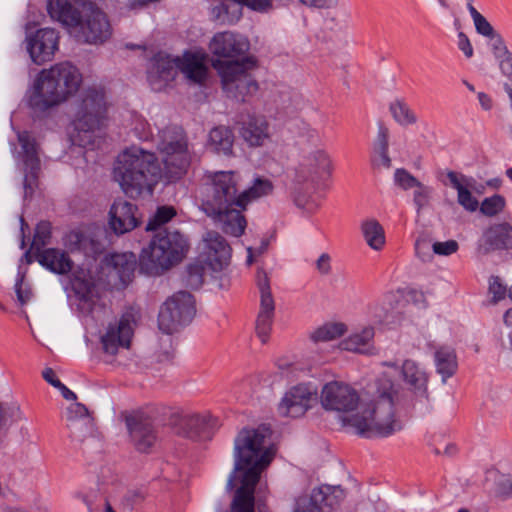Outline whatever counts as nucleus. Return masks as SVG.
Segmentation results:
<instances>
[{
    "label": "nucleus",
    "instance_id": "f257e3e1",
    "mask_svg": "<svg viewBox=\"0 0 512 512\" xmlns=\"http://www.w3.org/2000/svg\"><path fill=\"white\" fill-rule=\"evenodd\" d=\"M250 48L245 35L226 31V97L242 103L249 102L259 90L253 76L259 61Z\"/></svg>",
    "mask_w": 512,
    "mask_h": 512
},
{
    "label": "nucleus",
    "instance_id": "f03ea898",
    "mask_svg": "<svg viewBox=\"0 0 512 512\" xmlns=\"http://www.w3.org/2000/svg\"><path fill=\"white\" fill-rule=\"evenodd\" d=\"M82 83V75L69 62L55 64L42 70L33 86L28 104L34 112H45L75 94Z\"/></svg>",
    "mask_w": 512,
    "mask_h": 512
},
{
    "label": "nucleus",
    "instance_id": "7ed1b4c3",
    "mask_svg": "<svg viewBox=\"0 0 512 512\" xmlns=\"http://www.w3.org/2000/svg\"><path fill=\"white\" fill-rule=\"evenodd\" d=\"M393 393L392 382L388 379L381 381L368 407L344 421L365 438L388 437L400 431L402 424L395 418Z\"/></svg>",
    "mask_w": 512,
    "mask_h": 512
},
{
    "label": "nucleus",
    "instance_id": "20e7f679",
    "mask_svg": "<svg viewBox=\"0 0 512 512\" xmlns=\"http://www.w3.org/2000/svg\"><path fill=\"white\" fill-rule=\"evenodd\" d=\"M114 177L123 192L135 199L144 191L153 193L154 187L161 179V167L154 153L132 148L118 157Z\"/></svg>",
    "mask_w": 512,
    "mask_h": 512
},
{
    "label": "nucleus",
    "instance_id": "39448f33",
    "mask_svg": "<svg viewBox=\"0 0 512 512\" xmlns=\"http://www.w3.org/2000/svg\"><path fill=\"white\" fill-rule=\"evenodd\" d=\"M189 241L177 230H158L139 256V271L149 276L161 275L187 255Z\"/></svg>",
    "mask_w": 512,
    "mask_h": 512
},
{
    "label": "nucleus",
    "instance_id": "423d86ee",
    "mask_svg": "<svg viewBox=\"0 0 512 512\" xmlns=\"http://www.w3.org/2000/svg\"><path fill=\"white\" fill-rule=\"evenodd\" d=\"M269 429L244 428L234 441L233 475H252L261 478L275 456L271 445H266Z\"/></svg>",
    "mask_w": 512,
    "mask_h": 512
},
{
    "label": "nucleus",
    "instance_id": "0eeeda50",
    "mask_svg": "<svg viewBox=\"0 0 512 512\" xmlns=\"http://www.w3.org/2000/svg\"><path fill=\"white\" fill-rule=\"evenodd\" d=\"M106 112L105 93L95 88L87 89L77 104L72 142L82 147L92 144L93 133L100 128Z\"/></svg>",
    "mask_w": 512,
    "mask_h": 512
},
{
    "label": "nucleus",
    "instance_id": "6e6552de",
    "mask_svg": "<svg viewBox=\"0 0 512 512\" xmlns=\"http://www.w3.org/2000/svg\"><path fill=\"white\" fill-rule=\"evenodd\" d=\"M223 268L224 237L216 231H206L201 243V252L195 261L187 265L182 274V283L187 288L199 289L203 285L206 269L221 272Z\"/></svg>",
    "mask_w": 512,
    "mask_h": 512
},
{
    "label": "nucleus",
    "instance_id": "1a4fd4ad",
    "mask_svg": "<svg viewBox=\"0 0 512 512\" xmlns=\"http://www.w3.org/2000/svg\"><path fill=\"white\" fill-rule=\"evenodd\" d=\"M196 313L194 296L187 291H179L167 299L158 314L159 329L165 334H173L188 325Z\"/></svg>",
    "mask_w": 512,
    "mask_h": 512
},
{
    "label": "nucleus",
    "instance_id": "9d476101",
    "mask_svg": "<svg viewBox=\"0 0 512 512\" xmlns=\"http://www.w3.org/2000/svg\"><path fill=\"white\" fill-rule=\"evenodd\" d=\"M112 34L111 24L107 15L95 4L84 6L80 23L74 28V36L78 42L98 45L106 42Z\"/></svg>",
    "mask_w": 512,
    "mask_h": 512
},
{
    "label": "nucleus",
    "instance_id": "9b49d317",
    "mask_svg": "<svg viewBox=\"0 0 512 512\" xmlns=\"http://www.w3.org/2000/svg\"><path fill=\"white\" fill-rule=\"evenodd\" d=\"M317 402V388L310 383L290 387L282 396L277 411L280 416L299 418Z\"/></svg>",
    "mask_w": 512,
    "mask_h": 512
},
{
    "label": "nucleus",
    "instance_id": "f8f14e48",
    "mask_svg": "<svg viewBox=\"0 0 512 512\" xmlns=\"http://www.w3.org/2000/svg\"><path fill=\"white\" fill-rule=\"evenodd\" d=\"M256 286L260 293V309L256 318L255 332L261 343L265 344L272 331L275 302L271 292L270 279L262 268L257 269Z\"/></svg>",
    "mask_w": 512,
    "mask_h": 512
},
{
    "label": "nucleus",
    "instance_id": "ddd939ff",
    "mask_svg": "<svg viewBox=\"0 0 512 512\" xmlns=\"http://www.w3.org/2000/svg\"><path fill=\"white\" fill-rule=\"evenodd\" d=\"M200 194L203 212L215 222H224V171L205 174Z\"/></svg>",
    "mask_w": 512,
    "mask_h": 512
},
{
    "label": "nucleus",
    "instance_id": "4468645a",
    "mask_svg": "<svg viewBox=\"0 0 512 512\" xmlns=\"http://www.w3.org/2000/svg\"><path fill=\"white\" fill-rule=\"evenodd\" d=\"M235 125L249 147H262L271 141V127L265 115L251 111L241 112L236 117Z\"/></svg>",
    "mask_w": 512,
    "mask_h": 512
},
{
    "label": "nucleus",
    "instance_id": "2eb2a0df",
    "mask_svg": "<svg viewBox=\"0 0 512 512\" xmlns=\"http://www.w3.org/2000/svg\"><path fill=\"white\" fill-rule=\"evenodd\" d=\"M321 404L325 410L351 412L360 402L357 391L343 382L326 383L321 390Z\"/></svg>",
    "mask_w": 512,
    "mask_h": 512
},
{
    "label": "nucleus",
    "instance_id": "dca6fc26",
    "mask_svg": "<svg viewBox=\"0 0 512 512\" xmlns=\"http://www.w3.org/2000/svg\"><path fill=\"white\" fill-rule=\"evenodd\" d=\"M345 493L340 486L323 485L312 490L309 498L300 497L295 512H330L338 507Z\"/></svg>",
    "mask_w": 512,
    "mask_h": 512
},
{
    "label": "nucleus",
    "instance_id": "f3484780",
    "mask_svg": "<svg viewBox=\"0 0 512 512\" xmlns=\"http://www.w3.org/2000/svg\"><path fill=\"white\" fill-rule=\"evenodd\" d=\"M125 424L137 451L148 453L157 440V432L151 417L136 413L125 417Z\"/></svg>",
    "mask_w": 512,
    "mask_h": 512
},
{
    "label": "nucleus",
    "instance_id": "a211bd4d",
    "mask_svg": "<svg viewBox=\"0 0 512 512\" xmlns=\"http://www.w3.org/2000/svg\"><path fill=\"white\" fill-rule=\"evenodd\" d=\"M27 40V50L31 60L37 65H42L50 61L58 49L59 35L53 28H41Z\"/></svg>",
    "mask_w": 512,
    "mask_h": 512
},
{
    "label": "nucleus",
    "instance_id": "6ab92c4d",
    "mask_svg": "<svg viewBox=\"0 0 512 512\" xmlns=\"http://www.w3.org/2000/svg\"><path fill=\"white\" fill-rule=\"evenodd\" d=\"M177 433L193 441L210 440L214 433L216 422L210 415H184L176 423Z\"/></svg>",
    "mask_w": 512,
    "mask_h": 512
},
{
    "label": "nucleus",
    "instance_id": "aec40b11",
    "mask_svg": "<svg viewBox=\"0 0 512 512\" xmlns=\"http://www.w3.org/2000/svg\"><path fill=\"white\" fill-rule=\"evenodd\" d=\"M261 478L252 475H231L228 484L238 485L231 503V512H255V489Z\"/></svg>",
    "mask_w": 512,
    "mask_h": 512
},
{
    "label": "nucleus",
    "instance_id": "412c9836",
    "mask_svg": "<svg viewBox=\"0 0 512 512\" xmlns=\"http://www.w3.org/2000/svg\"><path fill=\"white\" fill-rule=\"evenodd\" d=\"M133 328L129 316L123 315L118 322L110 323L104 335L101 336L103 351L112 356L116 355L119 348L128 349L133 337Z\"/></svg>",
    "mask_w": 512,
    "mask_h": 512
},
{
    "label": "nucleus",
    "instance_id": "4be33fe9",
    "mask_svg": "<svg viewBox=\"0 0 512 512\" xmlns=\"http://www.w3.org/2000/svg\"><path fill=\"white\" fill-rule=\"evenodd\" d=\"M478 248L483 254L512 250V225L508 222H500L487 227L478 241Z\"/></svg>",
    "mask_w": 512,
    "mask_h": 512
},
{
    "label": "nucleus",
    "instance_id": "5701e85b",
    "mask_svg": "<svg viewBox=\"0 0 512 512\" xmlns=\"http://www.w3.org/2000/svg\"><path fill=\"white\" fill-rule=\"evenodd\" d=\"M137 206L122 199H116L109 211V226L117 234H125L136 228L140 221L136 217Z\"/></svg>",
    "mask_w": 512,
    "mask_h": 512
},
{
    "label": "nucleus",
    "instance_id": "b1692460",
    "mask_svg": "<svg viewBox=\"0 0 512 512\" xmlns=\"http://www.w3.org/2000/svg\"><path fill=\"white\" fill-rule=\"evenodd\" d=\"M208 55L202 51H185L182 57H176L179 69L190 81L202 84L208 74Z\"/></svg>",
    "mask_w": 512,
    "mask_h": 512
},
{
    "label": "nucleus",
    "instance_id": "393cba45",
    "mask_svg": "<svg viewBox=\"0 0 512 512\" xmlns=\"http://www.w3.org/2000/svg\"><path fill=\"white\" fill-rule=\"evenodd\" d=\"M274 189L275 186L269 178L257 175L246 189L231 198L232 205L247 210L252 203L271 196Z\"/></svg>",
    "mask_w": 512,
    "mask_h": 512
},
{
    "label": "nucleus",
    "instance_id": "a878e982",
    "mask_svg": "<svg viewBox=\"0 0 512 512\" xmlns=\"http://www.w3.org/2000/svg\"><path fill=\"white\" fill-rule=\"evenodd\" d=\"M331 172L332 162L329 155L323 150H316L301 164L298 178L314 183L320 179L329 177Z\"/></svg>",
    "mask_w": 512,
    "mask_h": 512
},
{
    "label": "nucleus",
    "instance_id": "bb28decb",
    "mask_svg": "<svg viewBox=\"0 0 512 512\" xmlns=\"http://www.w3.org/2000/svg\"><path fill=\"white\" fill-rule=\"evenodd\" d=\"M65 246L71 253L80 252L86 257L96 258L104 252L103 243L81 230H72L65 237Z\"/></svg>",
    "mask_w": 512,
    "mask_h": 512
},
{
    "label": "nucleus",
    "instance_id": "cd10ccee",
    "mask_svg": "<svg viewBox=\"0 0 512 512\" xmlns=\"http://www.w3.org/2000/svg\"><path fill=\"white\" fill-rule=\"evenodd\" d=\"M35 257L42 267L58 275L68 274L74 266L68 253L58 248H45L35 253Z\"/></svg>",
    "mask_w": 512,
    "mask_h": 512
},
{
    "label": "nucleus",
    "instance_id": "c85d7f7f",
    "mask_svg": "<svg viewBox=\"0 0 512 512\" xmlns=\"http://www.w3.org/2000/svg\"><path fill=\"white\" fill-rule=\"evenodd\" d=\"M176 69V58H172L169 54L159 51L151 59L147 78L151 85H155L157 82H164L166 84L175 78Z\"/></svg>",
    "mask_w": 512,
    "mask_h": 512
},
{
    "label": "nucleus",
    "instance_id": "c756f323",
    "mask_svg": "<svg viewBox=\"0 0 512 512\" xmlns=\"http://www.w3.org/2000/svg\"><path fill=\"white\" fill-rule=\"evenodd\" d=\"M447 178L452 188L457 191L458 203L469 212L476 211L479 202L470 191V189L475 187L476 180L473 177H468L454 171H448Z\"/></svg>",
    "mask_w": 512,
    "mask_h": 512
},
{
    "label": "nucleus",
    "instance_id": "7c9ffc66",
    "mask_svg": "<svg viewBox=\"0 0 512 512\" xmlns=\"http://www.w3.org/2000/svg\"><path fill=\"white\" fill-rule=\"evenodd\" d=\"M67 421L71 436L79 440L85 438L93 427V419L88 408L79 402L71 404L67 408Z\"/></svg>",
    "mask_w": 512,
    "mask_h": 512
},
{
    "label": "nucleus",
    "instance_id": "2f4dec72",
    "mask_svg": "<svg viewBox=\"0 0 512 512\" xmlns=\"http://www.w3.org/2000/svg\"><path fill=\"white\" fill-rule=\"evenodd\" d=\"M47 12L51 19L74 29L80 23L84 8L79 10L69 0H47Z\"/></svg>",
    "mask_w": 512,
    "mask_h": 512
},
{
    "label": "nucleus",
    "instance_id": "473e14b6",
    "mask_svg": "<svg viewBox=\"0 0 512 512\" xmlns=\"http://www.w3.org/2000/svg\"><path fill=\"white\" fill-rule=\"evenodd\" d=\"M375 332L371 326L364 327L359 331L350 334L340 342V348L345 351L372 354L374 350L373 338Z\"/></svg>",
    "mask_w": 512,
    "mask_h": 512
},
{
    "label": "nucleus",
    "instance_id": "72a5a7b5",
    "mask_svg": "<svg viewBox=\"0 0 512 512\" xmlns=\"http://www.w3.org/2000/svg\"><path fill=\"white\" fill-rule=\"evenodd\" d=\"M401 373L404 381L417 393L424 395L427 391L428 377L424 369H422L415 361L405 360Z\"/></svg>",
    "mask_w": 512,
    "mask_h": 512
},
{
    "label": "nucleus",
    "instance_id": "f704fd0d",
    "mask_svg": "<svg viewBox=\"0 0 512 512\" xmlns=\"http://www.w3.org/2000/svg\"><path fill=\"white\" fill-rule=\"evenodd\" d=\"M257 12H267L272 8L271 0H226V22H236L242 16V7Z\"/></svg>",
    "mask_w": 512,
    "mask_h": 512
},
{
    "label": "nucleus",
    "instance_id": "c9c22d12",
    "mask_svg": "<svg viewBox=\"0 0 512 512\" xmlns=\"http://www.w3.org/2000/svg\"><path fill=\"white\" fill-rule=\"evenodd\" d=\"M111 261L120 282L126 287L134 278L137 267L136 255L133 252L114 254Z\"/></svg>",
    "mask_w": 512,
    "mask_h": 512
},
{
    "label": "nucleus",
    "instance_id": "e433bc0d",
    "mask_svg": "<svg viewBox=\"0 0 512 512\" xmlns=\"http://www.w3.org/2000/svg\"><path fill=\"white\" fill-rule=\"evenodd\" d=\"M245 211L232 205V199H226V235L239 238L244 234L247 228Z\"/></svg>",
    "mask_w": 512,
    "mask_h": 512
},
{
    "label": "nucleus",
    "instance_id": "4c0bfd02",
    "mask_svg": "<svg viewBox=\"0 0 512 512\" xmlns=\"http://www.w3.org/2000/svg\"><path fill=\"white\" fill-rule=\"evenodd\" d=\"M436 371L442 377V382L452 377L457 370V357L454 349L450 347H440L435 351Z\"/></svg>",
    "mask_w": 512,
    "mask_h": 512
},
{
    "label": "nucleus",
    "instance_id": "58836bf2",
    "mask_svg": "<svg viewBox=\"0 0 512 512\" xmlns=\"http://www.w3.org/2000/svg\"><path fill=\"white\" fill-rule=\"evenodd\" d=\"M361 231L366 243L373 250H381L385 244V232L382 225L375 219L365 220Z\"/></svg>",
    "mask_w": 512,
    "mask_h": 512
},
{
    "label": "nucleus",
    "instance_id": "ea45409f",
    "mask_svg": "<svg viewBox=\"0 0 512 512\" xmlns=\"http://www.w3.org/2000/svg\"><path fill=\"white\" fill-rule=\"evenodd\" d=\"M346 330L343 323L327 322L311 332L310 339L314 343L332 341L343 336Z\"/></svg>",
    "mask_w": 512,
    "mask_h": 512
},
{
    "label": "nucleus",
    "instance_id": "a19ab883",
    "mask_svg": "<svg viewBox=\"0 0 512 512\" xmlns=\"http://www.w3.org/2000/svg\"><path fill=\"white\" fill-rule=\"evenodd\" d=\"M209 49L217 56L212 65L217 71L220 87L224 90V32H217L214 35L209 44Z\"/></svg>",
    "mask_w": 512,
    "mask_h": 512
},
{
    "label": "nucleus",
    "instance_id": "79ce46f5",
    "mask_svg": "<svg viewBox=\"0 0 512 512\" xmlns=\"http://www.w3.org/2000/svg\"><path fill=\"white\" fill-rule=\"evenodd\" d=\"M389 110L393 119L401 126H409L417 122V116L402 99H396L391 102Z\"/></svg>",
    "mask_w": 512,
    "mask_h": 512
},
{
    "label": "nucleus",
    "instance_id": "37998d69",
    "mask_svg": "<svg viewBox=\"0 0 512 512\" xmlns=\"http://www.w3.org/2000/svg\"><path fill=\"white\" fill-rule=\"evenodd\" d=\"M52 237V225L49 221L42 220L37 223L33 240L31 243V249L35 250V253L45 249L44 247L50 243Z\"/></svg>",
    "mask_w": 512,
    "mask_h": 512
},
{
    "label": "nucleus",
    "instance_id": "c03bdc74",
    "mask_svg": "<svg viewBox=\"0 0 512 512\" xmlns=\"http://www.w3.org/2000/svg\"><path fill=\"white\" fill-rule=\"evenodd\" d=\"M505 206V198L500 194H494L482 201L480 204V212L487 217H493L502 212Z\"/></svg>",
    "mask_w": 512,
    "mask_h": 512
},
{
    "label": "nucleus",
    "instance_id": "a18cd8bd",
    "mask_svg": "<svg viewBox=\"0 0 512 512\" xmlns=\"http://www.w3.org/2000/svg\"><path fill=\"white\" fill-rule=\"evenodd\" d=\"M176 215V210L172 206H160L157 208L154 216L149 220L146 230H158V228L168 223Z\"/></svg>",
    "mask_w": 512,
    "mask_h": 512
},
{
    "label": "nucleus",
    "instance_id": "49530a36",
    "mask_svg": "<svg viewBox=\"0 0 512 512\" xmlns=\"http://www.w3.org/2000/svg\"><path fill=\"white\" fill-rule=\"evenodd\" d=\"M18 141L23 149V163L34 159H39L37 152V143L27 131L18 135Z\"/></svg>",
    "mask_w": 512,
    "mask_h": 512
},
{
    "label": "nucleus",
    "instance_id": "de8ad7c7",
    "mask_svg": "<svg viewBox=\"0 0 512 512\" xmlns=\"http://www.w3.org/2000/svg\"><path fill=\"white\" fill-rule=\"evenodd\" d=\"M72 285L75 294L80 300L85 302L92 300L93 291L95 289V285L92 281L86 278L75 277Z\"/></svg>",
    "mask_w": 512,
    "mask_h": 512
},
{
    "label": "nucleus",
    "instance_id": "09e8293b",
    "mask_svg": "<svg viewBox=\"0 0 512 512\" xmlns=\"http://www.w3.org/2000/svg\"><path fill=\"white\" fill-rule=\"evenodd\" d=\"M394 183L402 190L416 188L421 182L404 168H397L394 172Z\"/></svg>",
    "mask_w": 512,
    "mask_h": 512
},
{
    "label": "nucleus",
    "instance_id": "8fccbe9b",
    "mask_svg": "<svg viewBox=\"0 0 512 512\" xmlns=\"http://www.w3.org/2000/svg\"><path fill=\"white\" fill-rule=\"evenodd\" d=\"M40 159H34L30 161H25V177H24V187L25 189H32V183H35L38 180L40 173Z\"/></svg>",
    "mask_w": 512,
    "mask_h": 512
},
{
    "label": "nucleus",
    "instance_id": "3c124183",
    "mask_svg": "<svg viewBox=\"0 0 512 512\" xmlns=\"http://www.w3.org/2000/svg\"><path fill=\"white\" fill-rule=\"evenodd\" d=\"M242 182V176L238 171H226V199H231L240 191L239 186Z\"/></svg>",
    "mask_w": 512,
    "mask_h": 512
},
{
    "label": "nucleus",
    "instance_id": "603ef678",
    "mask_svg": "<svg viewBox=\"0 0 512 512\" xmlns=\"http://www.w3.org/2000/svg\"><path fill=\"white\" fill-rule=\"evenodd\" d=\"M477 33L484 37H491L496 32L488 20L480 13H473L471 16Z\"/></svg>",
    "mask_w": 512,
    "mask_h": 512
},
{
    "label": "nucleus",
    "instance_id": "864d4df0",
    "mask_svg": "<svg viewBox=\"0 0 512 512\" xmlns=\"http://www.w3.org/2000/svg\"><path fill=\"white\" fill-rule=\"evenodd\" d=\"M489 293L492 294L493 303L503 300L507 295V288L501 283L498 276H492L489 280Z\"/></svg>",
    "mask_w": 512,
    "mask_h": 512
},
{
    "label": "nucleus",
    "instance_id": "5fc2aeb1",
    "mask_svg": "<svg viewBox=\"0 0 512 512\" xmlns=\"http://www.w3.org/2000/svg\"><path fill=\"white\" fill-rule=\"evenodd\" d=\"M459 249V244L456 240H447L444 242H434L432 250L439 256H450L456 253Z\"/></svg>",
    "mask_w": 512,
    "mask_h": 512
},
{
    "label": "nucleus",
    "instance_id": "6e6d98bb",
    "mask_svg": "<svg viewBox=\"0 0 512 512\" xmlns=\"http://www.w3.org/2000/svg\"><path fill=\"white\" fill-rule=\"evenodd\" d=\"M413 193V201L417 206V209L420 210L425 207L429 202V197L432 192V189L423 183H420L416 188H414Z\"/></svg>",
    "mask_w": 512,
    "mask_h": 512
},
{
    "label": "nucleus",
    "instance_id": "4d7b16f0",
    "mask_svg": "<svg viewBox=\"0 0 512 512\" xmlns=\"http://www.w3.org/2000/svg\"><path fill=\"white\" fill-rule=\"evenodd\" d=\"M224 142V131L221 126L213 128L207 141V147L215 152H219L223 149Z\"/></svg>",
    "mask_w": 512,
    "mask_h": 512
},
{
    "label": "nucleus",
    "instance_id": "13d9d810",
    "mask_svg": "<svg viewBox=\"0 0 512 512\" xmlns=\"http://www.w3.org/2000/svg\"><path fill=\"white\" fill-rule=\"evenodd\" d=\"M159 149L161 153L166 154L167 156H172L175 154H183L186 152V144L180 140L175 141H162L159 145Z\"/></svg>",
    "mask_w": 512,
    "mask_h": 512
},
{
    "label": "nucleus",
    "instance_id": "bf43d9fd",
    "mask_svg": "<svg viewBox=\"0 0 512 512\" xmlns=\"http://www.w3.org/2000/svg\"><path fill=\"white\" fill-rule=\"evenodd\" d=\"M489 38L491 50L496 60L510 52L500 34L495 33Z\"/></svg>",
    "mask_w": 512,
    "mask_h": 512
},
{
    "label": "nucleus",
    "instance_id": "052dcab7",
    "mask_svg": "<svg viewBox=\"0 0 512 512\" xmlns=\"http://www.w3.org/2000/svg\"><path fill=\"white\" fill-rule=\"evenodd\" d=\"M23 280H24V274L18 273L17 279L15 282V292L17 296V300L21 305H25L31 297V291L30 289H23Z\"/></svg>",
    "mask_w": 512,
    "mask_h": 512
},
{
    "label": "nucleus",
    "instance_id": "680f3d73",
    "mask_svg": "<svg viewBox=\"0 0 512 512\" xmlns=\"http://www.w3.org/2000/svg\"><path fill=\"white\" fill-rule=\"evenodd\" d=\"M388 139H389L388 129L385 126L380 125L379 129H378L377 138H376V141L374 144V151L388 149V147H389Z\"/></svg>",
    "mask_w": 512,
    "mask_h": 512
},
{
    "label": "nucleus",
    "instance_id": "e2e57ef3",
    "mask_svg": "<svg viewBox=\"0 0 512 512\" xmlns=\"http://www.w3.org/2000/svg\"><path fill=\"white\" fill-rule=\"evenodd\" d=\"M497 61L501 73L512 81V53L509 52L505 56L498 58Z\"/></svg>",
    "mask_w": 512,
    "mask_h": 512
},
{
    "label": "nucleus",
    "instance_id": "0e129e2a",
    "mask_svg": "<svg viewBox=\"0 0 512 512\" xmlns=\"http://www.w3.org/2000/svg\"><path fill=\"white\" fill-rule=\"evenodd\" d=\"M458 48L467 58H471L473 56L474 51L472 44L464 32L458 33Z\"/></svg>",
    "mask_w": 512,
    "mask_h": 512
},
{
    "label": "nucleus",
    "instance_id": "69168bd1",
    "mask_svg": "<svg viewBox=\"0 0 512 512\" xmlns=\"http://www.w3.org/2000/svg\"><path fill=\"white\" fill-rule=\"evenodd\" d=\"M374 152H375V157L373 158V164L375 166H383L385 168L391 167V158L388 155V149L377 150Z\"/></svg>",
    "mask_w": 512,
    "mask_h": 512
},
{
    "label": "nucleus",
    "instance_id": "338daca9",
    "mask_svg": "<svg viewBox=\"0 0 512 512\" xmlns=\"http://www.w3.org/2000/svg\"><path fill=\"white\" fill-rule=\"evenodd\" d=\"M316 268L323 275H326L330 272L331 258L327 253L321 254L320 257L317 259Z\"/></svg>",
    "mask_w": 512,
    "mask_h": 512
},
{
    "label": "nucleus",
    "instance_id": "774afa93",
    "mask_svg": "<svg viewBox=\"0 0 512 512\" xmlns=\"http://www.w3.org/2000/svg\"><path fill=\"white\" fill-rule=\"evenodd\" d=\"M428 243L425 239H417L415 242V252L416 255L422 260L426 261L430 258V254L428 253Z\"/></svg>",
    "mask_w": 512,
    "mask_h": 512
}]
</instances>
